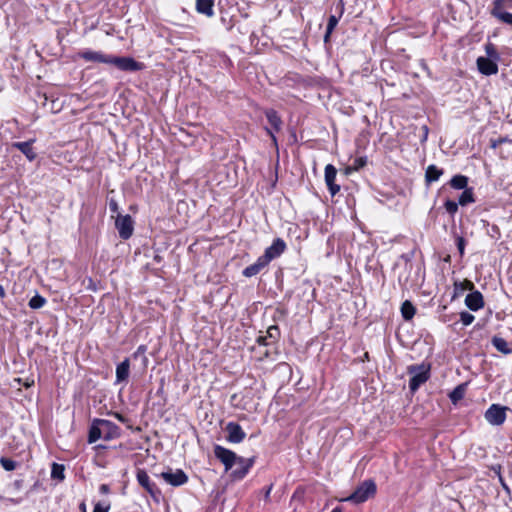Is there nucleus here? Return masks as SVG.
I'll list each match as a JSON object with an SVG mask.
<instances>
[{
	"label": "nucleus",
	"mask_w": 512,
	"mask_h": 512,
	"mask_svg": "<svg viewBox=\"0 0 512 512\" xmlns=\"http://www.w3.org/2000/svg\"><path fill=\"white\" fill-rule=\"evenodd\" d=\"M78 56L87 62L103 63V64H108V65H110L112 62V60H111L112 55L105 54L102 51H93L90 49H86V50L80 51L78 53Z\"/></svg>",
	"instance_id": "12"
},
{
	"label": "nucleus",
	"mask_w": 512,
	"mask_h": 512,
	"mask_svg": "<svg viewBox=\"0 0 512 512\" xmlns=\"http://www.w3.org/2000/svg\"><path fill=\"white\" fill-rule=\"evenodd\" d=\"M214 455L224 465L226 472L233 468L240 457L232 450L221 445L214 446Z\"/></svg>",
	"instance_id": "3"
},
{
	"label": "nucleus",
	"mask_w": 512,
	"mask_h": 512,
	"mask_svg": "<svg viewBox=\"0 0 512 512\" xmlns=\"http://www.w3.org/2000/svg\"><path fill=\"white\" fill-rule=\"evenodd\" d=\"M225 430L227 432L226 440L230 443H240L246 437V433L244 432L242 427L236 422H228L226 424Z\"/></svg>",
	"instance_id": "14"
},
{
	"label": "nucleus",
	"mask_w": 512,
	"mask_h": 512,
	"mask_svg": "<svg viewBox=\"0 0 512 512\" xmlns=\"http://www.w3.org/2000/svg\"><path fill=\"white\" fill-rule=\"evenodd\" d=\"M504 142H510L511 143V140H508L507 138H498L496 140H491V147L492 148H497L500 144L504 143Z\"/></svg>",
	"instance_id": "43"
},
{
	"label": "nucleus",
	"mask_w": 512,
	"mask_h": 512,
	"mask_svg": "<svg viewBox=\"0 0 512 512\" xmlns=\"http://www.w3.org/2000/svg\"><path fill=\"white\" fill-rule=\"evenodd\" d=\"M286 247V243L283 239L276 238L273 240L272 244L265 249L262 257L269 264L272 260L280 257L286 250Z\"/></svg>",
	"instance_id": "11"
},
{
	"label": "nucleus",
	"mask_w": 512,
	"mask_h": 512,
	"mask_svg": "<svg viewBox=\"0 0 512 512\" xmlns=\"http://www.w3.org/2000/svg\"><path fill=\"white\" fill-rule=\"evenodd\" d=\"M415 313L416 308L410 301L406 300L405 302H403L401 306V314L405 320H411L414 317Z\"/></svg>",
	"instance_id": "29"
},
{
	"label": "nucleus",
	"mask_w": 512,
	"mask_h": 512,
	"mask_svg": "<svg viewBox=\"0 0 512 512\" xmlns=\"http://www.w3.org/2000/svg\"><path fill=\"white\" fill-rule=\"evenodd\" d=\"M97 423L102 426V438L104 440H111L119 436V427L106 419H97Z\"/></svg>",
	"instance_id": "17"
},
{
	"label": "nucleus",
	"mask_w": 512,
	"mask_h": 512,
	"mask_svg": "<svg viewBox=\"0 0 512 512\" xmlns=\"http://www.w3.org/2000/svg\"><path fill=\"white\" fill-rule=\"evenodd\" d=\"M444 174V170L438 168L436 165L431 164L426 168L425 171V183L426 185H430L433 182L439 180V178Z\"/></svg>",
	"instance_id": "22"
},
{
	"label": "nucleus",
	"mask_w": 512,
	"mask_h": 512,
	"mask_svg": "<svg viewBox=\"0 0 512 512\" xmlns=\"http://www.w3.org/2000/svg\"><path fill=\"white\" fill-rule=\"evenodd\" d=\"M145 352H146V346H144V345H140V346L137 348L136 352L133 354V357H134V358H137L139 355H144V354H145Z\"/></svg>",
	"instance_id": "45"
},
{
	"label": "nucleus",
	"mask_w": 512,
	"mask_h": 512,
	"mask_svg": "<svg viewBox=\"0 0 512 512\" xmlns=\"http://www.w3.org/2000/svg\"><path fill=\"white\" fill-rule=\"evenodd\" d=\"M364 358H365L366 360H369V354H368V352H366V353L364 354Z\"/></svg>",
	"instance_id": "52"
},
{
	"label": "nucleus",
	"mask_w": 512,
	"mask_h": 512,
	"mask_svg": "<svg viewBox=\"0 0 512 512\" xmlns=\"http://www.w3.org/2000/svg\"><path fill=\"white\" fill-rule=\"evenodd\" d=\"M214 0H196V11L207 17L214 15Z\"/></svg>",
	"instance_id": "24"
},
{
	"label": "nucleus",
	"mask_w": 512,
	"mask_h": 512,
	"mask_svg": "<svg viewBox=\"0 0 512 512\" xmlns=\"http://www.w3.org/2000/svg\"><path fill=\"white\" fill-rule=\"evenodd\" d=\"M254 463L255 457L244 458L240 456L235 464L237 465V468L232 470L230 473L231 479L233 481L242 480L248 474Z\"/></svg>",
	"instance_id": "8"
},
{
	"label": "nucleus",
	"mask_w": 512,
	"mask_h": 512,
	"mask_svg": "<svg viewBox=\"0 0 512 512\" xmlns=\"http://www.w3.org/2000/svg\"><path fill=\"white\" fill-rule=\"evenodd\" d=\"M507 407L499 404H492L485 412L486 421L493 426H500L506 420Z\"/></svg>",
	"instance_id": "6"
},
{
	"label": "nucleus",
	"mask_w": 512,
	"mask_h": 512,
	"mask_svg": "<svg viewBox=\"0 0 512 512\" xmlns=\"http://www.w3.org/2000/svg\"><path fill=\"white\" fill-rule=\"evenodd\" d=\"M475 201L476 200H475V196H474L472 187L463 190V192L461 193V195L458 198V204L460 206H466L468 204L474 203Z\"/></svg>",
	"instance_id": "28"
},
{
	"label": "nucleus",
	"mask_w": 512,
	"mask_h": 512,
	"mask_svg": "<svg viewBox=\"0 0 512 512\" xmlns=\"http://www.w3.org/2000/svg\"><path fill=\"white\" fill-rule=\"evenodd\" d=\"M367 164L366 157H358L354 159L353 164L346 168V172L350 173L351 171H358L363 168Z\"/></svg>",
	"instance_id": "34"
},
{
	"label": "nucleus",
	"mask_w": 512,
	"mask_h": 512,
	"mask_svg": "<svg viewBox=\"0 0 512 512\" xmlns=\"http://www.w3.org/2000/svg\"><path fill=\"white\" fill-rule=\"evenodd\" d=\"M109 209H110V211H111V212H113V213L118 212L119 207H118V203H117V201H116V200L111 199V200L109 201Z\"/></svg>",
	"instance_id": "44"
},
{
	"label": "nucleus",
	"mask_w": 512,
	"mask_h": 512,
	"mask_svg": "<svg viewBox=\"0 0 512 512\" xmlns=\"http://www.w3.org/2000/svg\"><path fill=\"white\" fill-rule=\"evenodd\" d=\"M407 373L411 376L409 380V388L412 392H415L429 379L430 365L425 363L410 365L407 367Z\"/></svg>",
	"instance_id": "2"
},
{
	"label": "nucleus",
	"mask_w": 512,
	"mask_h": 512,
	"mask_svg": "<svg viewBox=\"0 0 512 512\" xmlns=\"http://www.w3.org/2000/svg\"><path fill=\"white\" fill-rule=\"evenodd\" d=\"M100 491H101V492H103V493H107V492L109 491V487H108V485H106V484H102V485L100 486Z\"/></svg>",
	"instance_id": "47"
},
{
	"label": "nucleus",
	"mask_w": 512,
	"mask_h": 512,
	"mask_svg": "<svg viewBox=\"0 0 512 512\" xmlns=\"http://www.w3.org/2000/svg\"><path fill=\"white\" fill-rule=\"evenodd\" d=\"M160 476L167 484L174 487L184 485L188 482V476L181 469L173 470L169 468L167 471L162 472Z\"/></svg>",
	"instance_id": "10"
},
{
	"label": "nucleus",
	"mask_w": 512,
	"mask_h": 512,
	"mask_svg": "<svg viewBox=\"0 0 512 512\" xmlns=\"http://www.w3.org/2000/svg\"><path fill=\"white\" fill-rule=\"evenodd\" d=\"M118 418H119L121 421H123V417H122V416L118 415Z\"/></svg>",
	"instance_id": "54"
},
{
	"label": "nucleus",
	"mask_w": 512,
	"mask_h": 512,
	"mask_svg": "<svg viewBox=\"0 0 512 512\" xmlns=\"http://www.w3.org/2000/svg\"><path fill=\"white\" fill-rule=\"evenodd\" d=\"M264 113L269 124L272 127V129L266 127L265 130L267 134L271 137L273 143L277 146V138L275 136V132H279L281 130L283 124L282 119L277 113V111L274 109H267L265 110Z\"/></svg>",
	"instance_id": "9"
},
{
	"label": "nucleus",
	"mask_w": 512,
	"mask_h": 512,
	"mask_svg": "<svg viewBox=\"0 0 512 512\" xmlns=\"http://www.w3.org/2000/svg\"><path fill=\"white\" fill-rule=\"evenodd\" d=\"M474 319L475 317L469 312L463 311L460 313V320L465 326L472 324Z\"/></svg>",
	"instance_id": "38"
},
{
	"label": "nucleus",
	"mask_w": 512,
	"mask_h": 512,
	"mask_svg": "<svg viewBox=\"0 0 512 512\" xmlns=\"http://www.w3.org/2000/svg\"><path fill=\"white\" fill-rule=\"evenodd\" d=\"M337 170L332 164L325 167V183L332 196H335L340 191V186L335 183Z\"/></svg>",
	"instance_id": "16"
},
{
	"label": "nucleus",
	"mask_w": 512,
	"mask_h": 512,
	"mask_svg": "<svg viewBox=\"0 0 512 512\" xmlns=\"http://www.w3.org/2000/svg\"><path fill=\"white\" fill-rule=\"evenodd\" d=\"M0 296L1 297H4L5 296V291L3 289V287L0 285Z\"/></svg>",
	"instance_id": "49"
},
{
	"label": "nucleus",
	"mask_w": 512,
	"mask_h": 512,
	"mask_svg": "<svg viewBox=\"0 0 512 512\" xmlns=\"http://www.w3.org/2000/svg\"><path fill=\"white\" fill-rule=\"evenodd\" d=\"M465 385L461 384V385H458L457 387H455L453 389V391L450 393L449 397H450V400L452 401V403H457L458 401H460L461 399H463L464 395H465Z\"/></svg>",
	"instance_id": "31"
},
{
	"label": "nucleus",
	"mask_w": 512,
	"mask_h": 512,
	"mask_svg": "<svg viewBox=\"0 0 512 512\" xmlns=\"http://www.w3.org/2000/svg\"><path fill=\"white\" fill-rule=\"evenodd\" d=\"M0 500L5 503L6 505L7 504H13V505H17V504H20L21 501H22V498H9V497H3V496H0Z\"/></svg>",
	"instance_id": "41"
},
{
	"label": "nucleus",
	"mask_w": 512,
	"mask_h": 512,
	"mask_svg": "<svg viewBox=\"0 0 512 512\" xmlns=\"http://www.w3.org/2000/svg\"><path fill=\"white\" fill-rule=\"evenodd\" d=\"M268 265V263L264 260V258L262 256H260L255 263L247 266L242 274L245 276V277H252V276H255L257 275L262 269H264L266 266Z\"/></svg>",
	"instance_id": "21"
},
{
	"label": "nucleus",
	"mask_w": 512,
	"mask_h": 512,
	"mask_svg": "<svg viewBox=\"0 0 512 512\" xmlns=\"http://www.w3.org/2000/svg\"><path fill=\"white\" fill-rule=\"evenodd\" d=\"M137 481L153 498L160 495V490L155 483L151 482L149 475L144 469H138L136 474Z\"/></svg>",
	"instance_id": "13"
},
{
	"label": "nucleus",
	"mask_w": 512,
	"mask_h": 512,
	"mask_svg": "<svg viewBox=\"0 0 512 512\" xmlns=\"http://www.w3.org/2000/svg\"><path fill=\"white\" fill-rule=\"evenodd\" d=\"M455 288L461 289V290H465V289L472 290V289H474V284L471 281H465V282H461V283L456 282Z\"/></svg>",
	"instance_id": "40"
},
{
	"label": "nucleus",
	"mask_w": 512,
	"mask_h": 512,
	"mask_svg": "<svg viewBox=\"0 0 512 512\" xmlns=\"http://www.w3.org/2000/svg\"><path fill=\"white\" fill-rule=\"evenodd\" d=\"M456 245L460 256L462 257L465 253L466 240L462 236L456 237Z\"/></svg>",
	"instance_id": "39"
},
{
	"label": "nucleus",
	"mask_w": 512,
	"mask_h": 512,
	"mask_svg": "<svg viewBox=\"0 0 512 512\" xmlns=\"http://www.w3.org/2000/svg\"><path fill=\"white\" fill-rule=\"evenodd\" d=\"M264 356H265V357H268V356H269V351H268V350H266V351H265Z\"/></svg>",
	"instance_id": "53"
},
{
	"label": "nucleus",
	"mask_w": 512,
	"mask_h": 512,
	"mask_svg": "<svg viewBox=\"0 0 512 512\" xmlns=\"http://www.w3.org/2000/svg\"><path fill=\"white\" fill-rule=\"evenodd\" d=\"M34 141L35 140L32 139V140L25 141V142H15L12 144V147L21 151L29 161H33L37 156L36 152L34 151V149L32 147V143Z\"/></svg>",
	"instance_id": "20"
},
{
	"label": "nucleus",
	"mask_w": 512,
	"mask_h": 512,
	"mask_svg": "<svg viewBox=\"0 0 512 512\" xmlns=\"http://www.w3.org/2000/svg\"><path fill=\"white\" fill-rule=\"evenodd\" d=\"M338 22H339V17H337L335 15H331L329 17L327 27H326V33L324 35L325 42H327L328 39L330 38V35L333 32V30L335 29V27L337 26Z\"/></svg>",
	"instance_id": "32"
},
{
	"label": "nucleus",
	"mask_w": 512,
	"mask_h": 512,
	"mask_svg": "<svg viewBox=\"0 0 512 512\" xmlns=\"http://www.w3.org/2000/svg\"><path fill=\"white\" fill-rule=\"evenodd\" d=\"M511 3L512 0H494L490 12L491 15L500 22L512 26V13L504 10V8Z\"/></svg>",
	"instance_id": "5"
},
{
	"label": "nucleus",
	"mask_w": 512,
	"mask_h": 512,
	"mask_svg": "<svg viewBox=\"0 0 512 512\" xmlns=\"http://www.w3.org/2000/svg\"><path fill=\"white\" fill-rule=\"evenodd\" d=\"M458 206H459L458 202H455V201H452V200H449V199L444 202V207H445L446 211L451 216H453V215H455L457 213Z\"/></svg>",
	"instance_id": "37"
},
{
	"label": "nucleus",
	"mask_w": 512,
	"mask_h": 512,
	"mask_svg": "<svg viewBox=\"0 0 512 512\" xmlns=\"http://www.w3.org/2000/svg\"><path fill=\"white\" fill-rule=\"evenodd\" d=\"M154 260L157 261V262H160L161 257L159 255H155Z\"/></svg>",
	"instance_id": "51"
},
{
	"label": "nucleus",
	"mask_w": 512,
	"mask_h": 512,
	"mask_svg": "<svg viewBox=\"0 0 512 512\" xmlns=\"http://www.w3.org/2000/svg\"><path fill=\"white\" fill-rule=\"evenodd\" d=\"M102 426L97 423V419H95L89 429L88 435V443H94L97 440L102 438Z\"/></svg>",
	"instance_id": "26"
},
{
	"label": "nucleus",
	"mask_w": 512,
	"mask_h": 512,
	"mask_svg": "<svg viewBox=\"0 0 512 512\" xmlns=\"http://www.w3.org/2000/svg\"><path fill=\"white\" fill-rule=\"evenodd\" d=\"M478 70L481 74L490 76L498 72L497 61L486 57H479L476 61Z\"/></svg>",
	"instance_id": "15"
},
{
	"label": "nucleus",
	"mask_w": 512,
	"mask_h": 512,
	"mask_svg": "<svg viewBox=\"0 0 512 512\" xmlns=\"http://www.w3.org/2000/svg\"><path fill=\"white\" fill-rule=\"evenodd\" d=\"M377 491L376 483L372 479L363 481L355 491L344 498L343 501L351 502L353 504H361L366 502L369 498L374 497Z\"/></svg>",
	"instance_id": "1"
},
{
	"label": "nucleus",
	"mask_w": 512,
	"mask_h": 512,
	"mask_svg": "<svg viewBox=\"0 0 512 512\" xmlns=\"http://www.w3.org/2000/svg\"><path fill=\"white\" fill-rule=\"evenodd\" d=\"M129 370H130V361L128 358H125L116 367V382L121 383V382L127 381L128 377H129Z\"/></svg>",
	"instance_id": "23"
},
{
	"label": "nucleus",
	"mask_w": 512,
	"mask_h": 512,
	"mask_svg": "<svg viewBox=\"0 0 512 512\" xmlns=\"http://www.w3.org/2000/svg\"><path fill=\"white\" fill-rule=\"evenodd\" d=\"M492 345L503 354L507 355L512 352V349L509 347L508 342L502 337L494 336L492 338Z\"/></svg>",
	"instance_id": "27"
},
{
	"label": "nucleus",
	"mask_w": 512,
	"mask_h": 512,
	"mask_svg": "<svg viewBox=\"0 0 512 512\" xmlns=\"http://www.w3.org/2000/svg\"><path fill=\"white\" fill-rule=\"evenodd\" d=\"M111 60L112 62L110 65H113L119 70L125 72L140 71L144 68V64L142 62H138L132 57H120L112 55Z\"/></svg>",
	"instance_id": "4"
},
{
	"label": "nucleus",
	"mask_w": 512,
	"mask_h": 512,
	"mask_svg": "<svg viewBox=\"0 0 512 512\" xmlns=\"http://www.w3.org/2000/svg\"><path fill=\"white\" fill-rule=\"evenodd\" d=\"M115 227L118 230L119 236L123 240L129 239L134 231V222L130 215L118 214Z\"/></svg>",
	"instance_id": "7"
},
{
	"label": "nucleus",
	"mask_w": 512,
	"mask_h": 512,
	"mask_svg": "<svg viewBox=\"0 0 512 512\" xmlns=\"http://www.w3.org/2000/svg\"><path fill=\"white\" fill-rule=\"evenodd\" d=\"M64 470H65L64 465L58 464V463H53L52 468H51V478L59 480V481H63L65 478Z\"/></svg>",
	"instance_id": "30"
},
{
	"label": "nucleus",
	"mask_w": 512,
	"mask_h": 512,
	"mask_svg": "<svg viewBox=\"0 0 512 512\" xmlns=\"http://www.w3.org/2000/svg\"><path fill=\"white\" fill-rule=\"evenodd\" d=\"M468 181L469 179L467 176L458 174L450 179L449 185L455 190H465L469 188Z\"/></svg>",
	"instance_id": "25"
},
{
	"label": "nucleus",
	"mask_w": 512,
	"mask_h": 512,
	"mask_svg": "<svg viewBox=\"0 0 512 512\" xmlns=\"http://www.w3.org/2000/svg\"><path fill=\"white\" fill-rule=\"evenodd\" d=\"M485 52L487 55L486 58L493 59L495 61H498L500 58L499 53L497 52L495 46L492 43H487L485 45Z\"/></svg>",
	"instance_id": "35"
},
{
	"label": "nucleus",
	"mask_w": 512,
	"mask_h": 512,
	"mask_svg": "<svg viewBox=\"0 0 512 512\" xmlns=\"http://www.w3.org/2000/svg\"><path fill=\"white\" fill-rule=\"evenodd\" d=\"M331 512H342L340 507H335Z\"/></svg>",
	"instance_id": "50"
},
{
	"label": "nucleus",
	"mask_w": 512,
	"mask_h": 512,
	"mask_svg": "<svg viewBox=\"0 0 512 512\" xmlns=\"http://www.w3.org/2000/svg\"><path fill=\"white\" fill-rule=\"evenodd\" d=\"M0 464L3 467V469L6 470V471H13L17 467V462L16 461H14V460H12L10 458H6V457H1L0 458Z\"/></svg>",
	"instance_id": "36"
},
{
	"label": "nucleus",
	"mask_w": 512,
	"mask_h": 512,
	"mask_svg": "<svg viewBox=\"0 0 512 512\" xmlns=\"http://www.w3.org/2000/svg\"><path fill=\"white\" fill-rule=\"evenodd\" d=\"M45 303L46 299L43 296L36 294L29 300L28 305L31 309H40L45 305Z\"/></svg>",
	"instance_id": "33"
},
{
	"label": "nucleus",
	"mask_w": 512,
	"mask_h": 512,
	"mask_svg": "<svg viewBox=\"0 0 512 512\" xmlns=\"http://www.w3.org/2000/svg\"><path fill=\"white\" fill-rule=\"evenodd\" d=\"M280 337V330L278 326L272 325L267 329L266 335L258 336L256 342L262 346H270L275 343Z\"/></svg>",
	"instance_id": "18"
},
{
	"label": "nucleus",
	"mask_w": 512,
	"mask_h": 512,
	"mask_svg": "<svg viewBox=\"0 0 512 512\" xmlns=\"http://www.w3.org/2000/svg\"><path fill=\"white\" fill-rule=\"evenodd\" d=\"M422 130H423V137H422V142L426 141L427 139V136H428V127L426 125L422 126Z\"/></svg>",
	"instance_id": "46"
},
{
	"label": "nucleus",
	"mask_w": 512,
	"mask_h": 512,
	"mask_svg": "<svg viewBox=\"0 0 512 512\" xmlns=\"http://www.w3.org/2000/svg\"><path fill=\"white\" fill-rule=\"evenodd\" d=\"M465 304L470 310L477 311L484 306L483 295L477 290L472 291L466 296Z\"/></svg>",
	"instance_id": "19"
},
{
	"label": "nucleus",
	"mask_w": 512,
	"mask_h": 512,
	"mask_svg": "<svg viewBox=\"0 0 512 512\" xmlns=\"http://www.w3.org/2000/svg\"><path fill=\"white\" fill-rule=\"evenodd\" d=\"M109 509H110V505L109 504H102V503H97L95 504L94 508H93V512H109Z\"/></svg>",
	"instance_id": "42"
},
{
	"label": "nucleus",
	"mask_w": 512,
	"mask_h": 512,
	"mask_svg": "<svg viewBox=\"0 0 512 512\" xmlns=\"http://www.w3.org/2000/svg\"><path fill=\"white\" fill-rule=\"evenodd\" d=\"M271 489H272V486H270L267 491H266V494H265V498H268L269 495H270V492H271Z\"/></svg>",
	"instance_id": "48"
}]
</instances>
